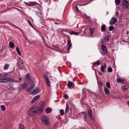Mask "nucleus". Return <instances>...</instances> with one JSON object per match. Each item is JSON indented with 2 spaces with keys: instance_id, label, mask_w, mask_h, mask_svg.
<instances>
[{
  "instance_id": "nucleus-54",
  "label": "nucleus",
  "mask_w": 129,
  "mask_h": 129,
  "mask_svg": "<svg viewBox=\"0 0 129 129\" xmlns=\"http://www.w3.org/2000/svg\"><path fill=\"white\" fill-rule=\"evenodd\" d=\"M99 74L101 76L102 75V73H101L100 72H99Z\"/></svg>"
},
{
  "instance_id": "nucleus-21",
  "label": "nucleus",
  "mask_w": 129,
  "mask_h": 129,
  "mask_svg": "<svg viewBox=\"0 0 129 129\" xmlns=\"http://www.w3.org/2000/svg\"><path fill=\"white\" fill-rule=\"evenodd\" d=\"M68 45L69 46V47L68 48V50H69L70 48L72 46V43L71 42V40H69L68 41Z\"/></svg>"
},
{
  "instance_id": "nucleus-28",
  "label": "nucleus",
  "mask_w": 129,
  "mask_h": 129,
  "mask_svg": "<svg viewBox=\"0 0 129 129\" xmlns=\"http://www.w3.org/2000/svg\"><path fill=\"white\" fill-rule=\"evenodd\" d=\"M19 129H25L24 126L21 124H20L19 126Z\"/></svg>"
},
{
  "instance_id": "nucleus-56",
  "label": "nucleus",
  "mask_w": 129,
  "mask_h": 129,
  "mask_svg": "<svg viewBox=\"0 0 129 129\" xmlns=\"http://www.w3.org/2000/svg\"><path fill=\"white\" fill-rule=\"evenodd\" d=\"M126 33L127 34L128 33V31H127Z\"/></svg>"
},
{
  "instance_id": "nucleus-6",
  "label": "nucleus",
  "mask_w": 129,
  "mask_h": 129,
  "mask_svg": "<svg viewBox=\"0 0 129 129\" xmlns=\"http://www.w3.org/2000/svg\"><path fill=\"white\" fill-rule=\"evenodd\" d=\"M117 21V19L115 17H113L111 19L110 21V25H113L116 23Z\"/></svg>"
},
{
  "instance_id": "nucleus-27",
  "label": "nucleus",
  "mask_w": 129,
  "mask_h": 129,
  "mask_svg": "<svg viewBox=\"0 0 129 129\" xmlns=\"http://www.w3.org/2000/svg\"><path fill=\"white\" fill-rule=\"evenodd\" d=\"M37 110L38 112H40L43 111L44 110V109L41 107H40L37 109Z\"/></svg>"
},
{
  "instance_id": "nucleus-41",
  "label": "nucleus",
  "mask_w": 129,
  "mask_h": 129,
  "mask_svg": "<svg viewBox=\"0 0 129 129\" xmlns=\"http://www.w3.org/2000/svg\"><path fill=\"white\" fill-rule=\"evenodd\" d=\"M63 97L64 99H68L69 96L67 94H65L64 96Z\"/></svg>"
},
{
  "instance_id": "nucleus-50",
  "label": "nucleus",
  "mask_w": 129,
  "mask_h": 129,
  "mask_svg": "<svg viewBox=\"0 0 129 129\" xmlns=\"http://www.w3.org/2000/svg\"><path fill=\"white\" fill-rule=\"evenodd\" d=\"M3 77V74H2L1 73H0V77L2 78Z\"/></svg>"
},
{
  "instance_id": "nucleus-51",
  "label": "nucleus",
  "mask_w": 129,
  "mask_h": 129,
  "mask_svg": "<svg viewBox=\"0 0 129 129\" xmlns=\"http://www.w3.org/2000/svg\"><path fill=\"white\" fill-rule=\"evenodd\" d=\"M16 27L18 29L21 30V31H22V30L19 27H18V26H16Z\"/></svg>"
},
{
  "instance_id": "nucleus-26",
  "label": "nucleus",
  "mask_w": 129,
  "mask_h": 129,
  "mask_svg": "<svg viewBox=\"0 0 129 129\" xmlns=\"http://www.w3.org/2000/svg\"><path fill=\"white\" fill-rule=\"evenodd\" d=\"M9 67V64L7 63H6L5 64L4 66V69L5 70H7L8 69Z\"/></svg>"
},
{
  "instance_id": "nucleus-1",
  "label": "nucleus",
  "mask_w": 129,
  "mask_h": 129,
  "mask_svg": "<svg viewBox=\"0 0 129 129\" xmlns=\"http://www.w3.org/2000/svg\"><path fill=\"white\" fill-rule=\"evenodd\" d=\"M42 121L43 123L45 125L48 126L49 125L50 121L48 117L46 115H44L42 117Z\"/></svg>"
},
{
  "instance_id": "nucleus-39",
  "label": "nucleus",
  "mask_w": 129,
  "mask_h": 129,
  "mask_svg": "<svg viewBox=\"0 0 129 129\" xmlns=\"http://www.w3.org/2000/svg\"><path fill=\"white\" fill-rule=\"evenodd\" d=\"M108 71L109 72H112V69L110 67H109L107 69Z\"/></svg>"
},
{
  "instance_id": "nucleus-31",
  "label": "nucleus",
  "mask_w": 129,
  "mask_h": 129,
  "mask_svg": "<svg viewBox=\"0 0 129 129\" xmlns=\"http://www.w3.org/2000/svg\"><path fill=\"white\" fill-rule=\"evenodd\" d=\"M97 64L100 65V62L99 60H98L96 62H93V65Z\"/></svg>"
},
{
  "instance_id": "nucleus-5",
  "label": "nucleus",
  "mask_w": 129,
  "mask_h": 129,
  "mask_svg": "<svg viewBox=\"0 0 129 129\" xmlns=\"http://www.w3.org/2000/svg\"><path fill=\"white\" fill-rule=\"evenodd\" d=\"M67 86L69 88H74L75 87V85L73 82L69 81L68 83Z\"/></svg>"
},
{
  "instance_id": "nucleus-57",
  "label": "nucleus",
  "mask_w": 129,
  "mask_h": 129,
  "mask_svg": "<svg viewBox=\"0 0 129 129\" xmlns=\"http://www.w3.org/2000/svg\"><path fill=\"white\" fill-rule=\"evenodd\" d=\"M55 24H57V23H56V22H55Z\"/></svg>"
},
{
  "instance_id": "nucleus-13",
  "label": "nucleus",
  "mask_w": 129,
  "mask_h": 129,
  "mask_svg": "<svg viewBox=\"0 0 129 129\" xmlns=\"http://www.w3.org/2000/svg\"><path fill=\"white\" fill-rule=\"evenodd\" d=\"M102 51L105 54L107 53V51L106 50V48L105 45H102Z\"/></svg>"
},
{
  "instance_id": "nucleus-19",
  "label": "nucleus",
  "mask_w": 129,
  "mask_h": 129,
  "mask_svg": "<svg viewBox=\"0 0 129 129\" xmlns=\"http://www.w3.org/2000/svg\"><path fill=\"white\" fill-rule=\"evenodd\" d=\"M105 92L107 95H109L110 93V91L106 87H105L104 88Z\"/></svg>"
},
{
  "instance_id": "nucleus-37",
  "label": "nucleus",
  "mask_w": 129,
  "mask_h": 129,
  "mask_svg": "<svg viewBox=\"0 0 129 129\" xmlns=\"http://www.w3.org/2000/svg\"><path fill=\"white\" fill-rule=\"evenodd\" d=\"M114 29V27L113 26L111 25L110 26L109 28V30L110 31Z\"/></svg>"
},
{
  "instance_id": "nucleus-40",
  "label": "nucleus",
  "mask_w": 129,
  "mask_h": 129,
  "mask_svg": "<svg viewBox=\"0 0 129 129\" xmlns=\"http://www.w3.org/2000/svg\"><path fill=\"white\" fill-rule=\"evenodd\" d=\"M33 89V87H31L27 90V91L28 92H30Z\"/></svg>"
},
{
  "instance_id": "nucleus-46",
  "label": "nucleus",
  "mask_w": 129,
  "mask_h": 129,
  "mask_svg": "<svg viewBox=\"0 0 129 129\" xmlns=\"http://www.w3.org/2000/svg\"><path fill=\"white\" fill-rule=\"evenodd\" d=\"M84 15L85 16V17L87 19H89L90 18V17L88 16L87 15L85 14H84Z\"/></svg>"
},
{
  "instance_id": "nucleus-18",
  "label": "nucleus",
  "mask_w": 129,
  "mask_h": 129,
  "mask_svg": "<svg viewBox=\"0 0 129 129\" xmlns=\"http://www.w3.org/2000/svg\"><path fill=\"white\" fill-rule=\"evenodd\" d=\"M106 63H105L104 66H101V70L102 72H105V69L106 68Z\"/></svg>"
},
{
  "instance_id": "nucleus-17",
  "label": "nucleus",
  "mask_w": 129,
  "mask_h": 129,
  "mask_svg": "<svg viewBox=\"0 0 129 129\" xmlns=\"http://www.w3.org/2000/svg\"><path fill=\"white\" fill-rule=\"evenodd\" d=\"M50 49L52 50L57 51L60 50V48L57 46H54L52 47H51Z\"/></svg>"
},
{
  "instance_id": "nucleus-36",
  "label": "nucleus",
  "mask_w": 129,
  "mask_h": 129,
  "mask_svg": "<svg viewBox=\"0 0 129 129\" xmlns=\"http://www.w3.org/2000/svg\"><path fill=\"white\" fill-rule=\"evenodd\" d=\"M1 108L2 111H4L6 109V107L4 105H2L1 106Z\"/></svg>"
},
{
  "instance_id": "nucleus-2",
  "label": "nucleus",
  "mask_w": 129,
  "mask_h": 129,
  "mask_svg": "<svg viewBox=\"0 0 129 129\" xmlns=\"http://www.w3.org/2000/svg\"><path fill=\"white\" fill-rule=\"evenodd\" d=\"M13 79L11 78L5 77L0 78V82L6 83L10 81H12Z\"/></svg>"
},
{
  "instance_id": "nucleus-30",
  "label": "nucleus",
  "mask_w": 129,
  "mask_h": 129,
  "mask_svg": "<svg viewBox=\"0 0 129 129\" xmlns=\"http://www.w3.org/2000/svg\"><path fill=\"white\" fill-rule=\"evenodd\" d=\"M16 50L18 54L20 55H21V53L19 51V48L18 47H16Z\"/></svg>"
},
{
  "instance_id": "nucleus-3",
  "label": "nucleus",
  "mask_w": 129,
  "mask_h": 129,
  "mask_svg": "<svg viewBox=\"0 0 129 129\" xmlns=\"http://www.w3.org/2000/svg\"><path fill=\"white\" fill-rule=\"evenodd\" d=\"M37 112V110L35 107L32 108L29 110L30 115L31 116L35 115Z\"/></svg>"
},
{
  "instance_id": "nucleus-38",
  "label": "nucleus",
  "mask_w": 129,
  "mask_h": 129,
  "mask_svg": "<svg viewBox=\"0 0 129 129\" xmlns=\"http://www.w3.org/2000/svg\"><path fill=\"white\" fill-rule=\"evenodd\" d=\"M69 109V106L67 104L66 105V108L65 110V113H67Z\"/></svg>"
},
{
  "instance_id": "nucleus-8",
  "label": "nucleus",
  "mask_w": 129,
  "mask_h": 129,
  "mask_svg": "<svg viewBox=\"0 0 129 129\" xmlns=\"http://www.w3.org/2000/svg\"><path fill=\"white\" fill-rule=\"evenodd\" d=\"M123 4L124 7L127 8L129 7V3L126 0H124L123 2Z\"/></svg>"
},
{
  "instance_id": "nucleus-33",
  "label": "nucleus",
  "mask_w": 129,
  "mask_h": 129,
  "mask_svg": "<svg viewBox=\"0 0 129 129\" xmlns=\"http://www.w3.org/2000/svg\"><path fill=\"white\" fill-rule=\"evenodd\" d=\"M106 85L107 87L108 88H111L110 83L109 82H107L106 83Z\"/></svg>"
},
{
  "instance_id": "nucleus-32",
  "label": "nucleus",
  "mask_w": 129,
  "mask_h": 129,
  "mask_svg": "<svg viewBox=\"0 0 129 129\" xmlns=\"http://www.w3.org/2000/svg\"><path fill=\"white\" fill-rule=\"evenodd\" d=\"M60 115L61 116H63L64 113V110L62 109H60Z\"/></svg>"
},
{
  "instance_id": "nucleus-12",
  "label": "nucleus",
  "mask_w": 129,
  "mask_h": 129,
  "mask_svg": "<svg viewBox=\"0 0 129 129\" xmlns=\"http://www.w3.org/2000/svg\"><path fill=\"white\" fill-rule=\"evenodd\" d=\"M92 114V112L91 110H89L88 111V114L89 118L91 119L92 120L94 119V118L93 117L91 116Z\"/></svg>"
},
{
  "instance_id": "nucleus-45",
  "label": "nucleus",
  "mask_w": 129,
  "mask_h": 129,
  "mask_svg": "<svg viewBox=\"0 0 129 129\" xmlns=\"http://www.w3.org/2000/svg\"><path fill=\"white\" fill-rule=\"evenodd\" d=\"M28 22L29 24L33 27H34L33 25L31 24L30 21L29 20H28Z\"/></svg>"
},
{
  "instance_id": "nucleus-10",
  "label": "nucleus",
  "mask_w": 129,
  "mask_h": 129,
  "mask_svg": "<svg viewBox=\"0 0 129 129\" xmlns=\"http://www.w3.org/2000/svg\"><path fill=\"white\" fill-rule=\"evenodd\" d=\"M52 109L51 107H48L45 109V112L46 114L50 113L52 111Z\"/></svg>"
},
{
  "instance_id": "nucleus-48",
  "label": "nucleus",
  "mask_w": 129,
  "mask_h": 129,
  "mask_svg": "<svg viewBox=\"0 0 129 129\" xmlns=\"http://www.w3.org/2000/svg\"><path fill=\"white\" fill-rule=\"evenodd\" d=\"M35 84L34 83H33L31 85V87H33H33L35 86Z\"/></svg>"
},
{
  "instance_id": "nucleus-49",
  "label": "nucleus",
  "mask_w": 129,
  "mask_h": 129,
  "mask_svg": "<svg viewBox=\"0 0 129 129\" xmlns=\"http://www.w3.org/2000/svg\"><path fill=\"white\" fill-rule=\"evenodd\" d=\"M119 13L118 12H115V14L116 16H117L119 15Z\"/></svg>"
},
{
  "instance_id": "nucleus-25",
  "label": "nucleus",
  "mask_w": 129,
  "mask_h": 129,
  "mask_svg": "<svg viewBox=\"0 0 129 129\" xmlns=\"http://www.w3.org/2000/svg\"><path fill=\"white\" fill-rule=\"evenodd\" d=\"M104 40L107 42H109V36H107L105 37L104 38Z\"/></svg>"
},
{
  "instance_id": "nucleus-34",
  "label": "nucleus",
  "mask_w": 129,
  "mask_h": 129,
  "mask_svg": "<svg viewBox=\"0 0 129 129\" xmlns=\"http://www.w3.org/2000/svg\"><path fill=\"white\" fill-rule=\"evenodd\" d=\"M46 83L47 84V85L49 87H50L51 86V84H50V80L47 81H46Z\"/></svg>"
},
{
  "instance_id": "nucleus-35",
  "label": "nucleus",
  "mask_w": 129,
  "mask_h": 129,
  "mask_svg": "<svg viewBox=\"0 0 129 129\" xmlns=\"http://www.w3.org/2000/svg\"><path fill=\"white\" fill-rule=\"evenodd\" d=\"M120 2V0H115V3L116 5H119Z\"/></svg>"
},
{
  "instance_id": "nucleus-55",
  "label": "nucleus",
  "mask_w": 129,
  "mask_h": 129,
  "mask_svg": "<svg viewBox=\"0 0 129 129\" xmlns=\"http://www.w3.org/2000/svg\"><path fill=\"white\" fill-rule=\"evenodd\" d=\"M127 103H128V105H129V101H128V102H127Z\"/></svg>"
},
{
  "instance_id": "nucleus-43",
  "label": "nucleus",
  "mask_w": 129,
  "mask_h": 129,
  "mask_svg": "<svg viewBox=\"0 0 129 129\" xmlns=\"http://www.w3.org/2000/svg\"><path fill=\"white\" fill-rule=\"evenodd\" d=\"M84 113V118L85 119V121H86V113L85 112H81V113Z\"/></svg>"
},
{
  "instance_id": "nucleus-16",
  "label": "nucleus",
  "mask_w": 129,
  "mask_h": 129,
  "mask_svg": "<svg viewBox=\"0 0 129 129\" xmlns=\"http://www.w3.org/2000/svg\"><path fill=\"white\" fill-rule=\"evenodd\" d=\"M117 81L118 83H124V80L122 78H118L117 80Z\"/></svg>"
},
{
  "instance_id": "nucleus-22",
  "label": "nucleus",
  "mask_w": 129,
  "mask_h": 129,
  "mask_svg": "<svg viewBox=\"0 0 129 129\" xmlns=\"http://www.w3.org/2000/svg\"><path fill=\"white\" fill-rule=\"evenodd\" d=\"M27 78L28 79V80H27V81H28V84H29L30 82L31 79L30 75L29 74H27Z\"/></svg>"
},
{
  "instance_id": "nucleus-14",
  "label": "nucleus",
  "mask_w": 129,
  "mask_h": 129,
  "mask_svg": "<svg viewBox=\"0 0 129 129\" xmlns=\"http://www.w3.org/2000/svg\"><path fill=\"white\" fill-rule=\"evenodd\" d=\"M9 46L10 48L13 49L15 47L14 43L12 41H10L9 44Z\"/></svg>"
},
{
  "instance_id": "nucleus-11",
  "label": "nucleus",
  "mask_w": 129,
  "mask_h": 129,
  "mask_svg": "<svg viewBox=\"0 0 129 129\" xmlns=\"http://www.w3.org/2000/svg\"><path fill=\"white\" fill-rule=\"evenodd\" d=\"M40 96L39 95H38L36 96L32 100L31 103H33L36 102L39 98Z\"/></svg>"
},
{
  "instance_id": "nucleus-7",
  "label": "nucleus",
  "mask_w": 129,
  "mask_h": 129,
  "mask_svg": "<svg viewBox=\"0 0 129 129\" xmlns=\"http://www.w3.org/2000/svg\"><path fill=\"white\" fill-rule=\"evenodd\" d=\"M40 91V90L37 87L36 88L33 90L31 93L32 94H36L38 93Z\"/></svg>"
},
{
  "instance_id": "nucleus-20",
  "label": "nucleus",
  "mask_w": 129,
  "mask_h": 129,
  "mask_svg": "<svg viewBox=\"0 0 129 129\" xmlns=\"http://www.w3.org/2000/svg\"><path fill=\"white\" fill-rule=\"evenodd\" d=\"M79 34V33L78 32H75L73 30H72L70 32V34L71 35H74L76 36H77Z\"/></svg>"
},
{
  "instance_id": "nucleus-29",
  "label": "nucleus",
  "mask_w": 129,
  "mask_h": 129,
  "mask_svg": "<svg viewBox=\"0 0 129 129\" xmlns=\"http://www.w3.org/2000/svg\"><path fill=\"white\" fill-rule=\"evenodd\" d=\"M105 26L104 25H102L101 27V29L102 31H103L105 30Z\"/></svg>"
},
{
  "instance_id": "nucleus-52",
  "label": "nucleus",
  "mask_w": 129,
  "mask_h": 129,
  "mask_svg": "<svg viewBox=\"0 0 129 129\" xmlns=\"http://www.w3.org/2000/svg\"><path fill=\"white\" fill-rule=\"evenodd\" d=\"M4 75L5 76H7L8 75L7 73H5Z\"/></svg>"
},
{
  "instance_id": "nucleus-58",
  "label": "nucleus",
  "mask_w": 129,
  "mask_h": 129,
  "mask_svg": "<svg viewBox=\"0 0 129 129\" xmlns=\"http://www.w3.org/2000/svg\"><path fill=\"white\" fill-rule=\"evenodd\" d=\"M19 79H20H20H21V78H19Z\"/></svg>"
},
{
  "instance_id": "nucleus-47",
  "label": "nucleus",
  "mask_w": 129,
  "mask_h": 129,
  "mask_svg": "<svg viewBox=\"0 0 129 129\" xmlns=\"http://www.w3.org/2000/svg\"><path fill=\"white\" fill-rule=\"evenodd\" d=\"M75 7L76 8V9H77V11L78 12H79V10L78 9V7L77 5H76L75 6Z\"/></svg>"
},
{
  "instance_id": "nucleus-23",
  "label": "nucleus",
  "mask_w": 129,
  "mask_h": 129,
  "mask_svg": "<svg viewBox=\"0 0 129 129\" xmlns=\"http://www.w3.org/2000/svg\"><path fill=\"white\" fill-rule=\"evenodd\" d=\"M45 103L44 102H43L42 103L40 107L44 110L45 107Z\"/></svg>"
},
{
  "instance_id": "nucleus-4",
  "label": "nucleus",
  "mask_w": 129,
  "mask_h": 129,
  "mask_svg": "<svg viewBox=\"0 0 129 129\" xmlns=\"http://www.w3.org/2000/svg\"><path fill=\"white\" fill-rule=\"evenodd\" d=\"M24 3L26 5L29 6H33L36 5H39L38 3L35 2H30L28 3L24 2Z\"/></svg>"
},
{
  "instance_id": "nucleus-44",
  "label": "nucleus",
  "mask_w": 129,
  "mask_h": 129,
  "mask_svg": "<svg viewBox=\"0 0 129 129\" xmlns=\"http://www.w3.org/2000/svg\"><path fill=\"white\" fill-rule=\"evenodd\" d=\"M5 47H2L1 49L0 50V53L2 52L3 51L4 49H5Z\"/></svg>"
},
{
  "instance_id": "nucleus-24",
  "label": "nucleus",
  "mask_w": 129,
  "mask_h": 129,
  "mask_svg": "<svg viewBox=\"0 0 129 129\" xmlns=\"http://www.w3.org/2000/svg\"><path fill=\"white\" fill-rule=\"evenodd\" d=\"M43 77L46 80V81L49 80V78L48 77V76L46 74L44 75Z\"/></svg>"
},
{
  "instance_id": "nucleus-53",
  "label": "nucleus",
  "mask_w": 129,
  "mask_h": 129,
  "mask_svg": "<svg viewBox=\"0 0 129 129\" xmlns=\"http://www.w3.org/2000/svg\"><path fill=\"white\" fill-rule=\"evenodd\" d=\"M63 31H65V32H67V31H70L68 30V29H66L64 30H63Z\"/></svg>"
},
{
  "instance_id": "nucleus-9",
  "label": "nucleus",
  "mask_w": 129,
  "mask_h": 129,
  "mask_svg": "<svg viewBox=\"0 0 129 129\" xmlns=\"http://www.w3.org/2000/svg\"><path fill=\"white\" fill-rule=\"evenodd\" d=\"M28 82L27 83H24L21 85L19 87V88L20 89H22L26 87L28 84Z\"/></svg>"
},
{
  "instance_id": "nucleus-42",
  "label": "nucleus",
  "mask_w": 129,
  "mask_h": 129,
  "mask_svg": "<svg viewBox=\"0 0 129 129\" xmlns=\"http://www.w3.org/2000/svg\"><path fill=\"white\" fill-rule=\"evenodd\" d=\"M122 88L125 91L127 90V88H126L125 86V85H124L122 86Z\"/></svg>"
},
{
  "instance_id": "nucleus-15",
  "label": "nucleus",
  "mask_w": 129,
  "mask_h": 129,
  "mask_svg": "<svg viewBox=\"0 0 129 129\" xmlns=\"http://www.w3.org/2000/svg\"><path fill=\"white\" fill-rule=\"evenodd\" d=\"M94 28H91V27H89L90 32V36L91 37L92 36L93 34L94 33Z\"/></svg>"
}]
</instances>
